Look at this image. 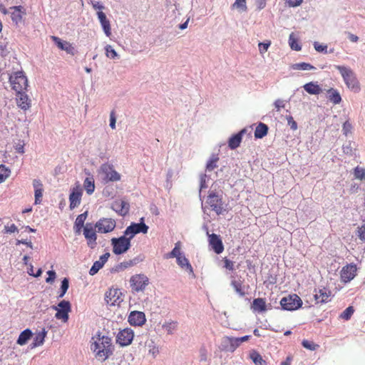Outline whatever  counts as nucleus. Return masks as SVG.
<instances>
[{
  "instance_id": "52",
  "label": "nucleus",
  "mask_w": 365,
  "mask_h": 365,
  "mask_svg": "<svg viewBox=\"0 0 365 365\" xmlns=\"http://www.w3.org/2000/svg\"><path fill=\"white\" fill-rule=\"evenodd\" d=\"M342 150L344 153L349 156H353L354 154L351 146V143L350 141L343 145Z\"/></svg>"
},
{
  "instance_id": "64",
  "label": "nucleus",
  "mask_w": 365,
  "mask_h": 365,
  "mask_svg": "<svg viewBox=\"0 0 365 365\" xmlns=\"http://www.w3.org/2000/svg\"><path fill=\"white\" fill-rule=\"evenodd\" d=\"M358 237L361 240L365 241V225H363L359 228Z\"/></svg>"
},
{
  "instance_id": "59",
  "label": "nucleus",
  "mask_w": 365,
  "mask_h": 365,
  "mask_svg": "<svg viewBox=\"0 0 365 365\" xmlns=\"http://www.w3.org/2000/svg\"><path fill=\"white\" fill-rule=\"evenodd\" d=\"M89 4H91L92 5L93 8L95 10L102 11L105 9V6H103V4L100 3L99 1L91 0Z\"/></svg>"
},
{
  "instance_id": "30",
  "label": "nucleus",
  "mask_w": 365,
  "mask_h": 365,
  "mask_svg": "<svg viewBox=\"0 0 365 365\" xmlns=\"http://www.w3.org/2000/svg\"><path fill=\"white\" fill-rule=\"evenodd\" d=\"M33 336V332L30 329H26L19 336L16 343L21 346L26 344Z\"/></svg>"
},
{
  "instance_id": "6",
  "label": "nucleus",
  "mask_w": 365,
  "mask_h": 365,
  "mask_svg": "<svg viewBox=\"0 0 365 365\" xmlns=\"http://www.w3.org/2000/svg\"><path fill=\"white\" fill-rule=\"evenodd\" d=\"M280 305L284 310L294 311L302 306V301L298 295L289 294L281 299Z\"/></svg>"
},
{
  "instance_id": "14",
  "label": "nucleus",
  "mask_w": 365,
  "mask_h": 365,
  "mask_svg": "<svg viewBox=\"0 0 365 365\" xmlns=\"http://www.w3.org/2000/svg\"><path fill=\"white\" fill-rule=\"evenodd\" d=\"M115 227V221L111 218H101L95 225V228L101 233L110 232Z\"/></svg>"
},
{
  "instance_id": "13",
  "label": "nucleus",
  "mask_w": 365,
  "mask_h": 365,
  "mask_svg": "<svg viewBox=\"0 0 365 365\" xmlns=\"http://www.w3.org/2000/svg\"><path fill=\"white\" fill-rule=\"evenodd\" d=\"M83 235L87 240L88 246L91 249L95 248L97 245V235L95 227L91 223H86L83 229Z\"/></svg>"
},
{
  "instance_id": "42",
  "label": "nucleus",
  "mask_w": 365,
  "mask_h": 365,
  "mask_svg": "<svg viewBox=\"0 0 365 365\" xmlns=\"http://www.w3.org/2000/svg\"><path fill=\"white\" fill-rule=\"evenodd\" d=\"M182 254L180 252V242H178L175 245V247L173 249V250L167 255V258H173V257H178Z\"/></svg>"
},
{
  "instance_id": "3",
  "label": "nucleus",
  "mask_w": 365,
  "mask_h": 365,
  "mask_svg": "<svg viewBox=\"0 0 365 365\" xmlns=\"http://www.w3.org/2000/svg\"><path fill=\"white\" fill-rule=\"evenodd\" d=\"M335 68L341 75L344 83L349 89L354 93H359L361 91L359 81L351 68L340 65L335 66Z\"/></svg>"
},
{
  "instance_id": "40",
  "label": "nucleus",
  "mask_w": 365,
  "mask_h": 365,
  "mask_svg": "<svg viewBox=\"0 0 365 365\" xmlns=\"http://www.w3.org/2000/svg\"><path fill=\"white\" fill-rule=\"evenodd\" d=\"M292 68L294 70L309 71L314 69L315 68L310 63L302 62L294 63L292 66Z\"/></svg>"
},
{
  "instance_id": "18",
  "label": "nucleus",
  "mask_w": 365,
  "mask_h": 365,
  "mask_svg": "<svg viewBox=\"0 0 365 365\" xmlns=\"http://www.w3.org/2000/svg\"><path fill=\"white\" fill-rule=\"evenodd\" d=\"M209 245L216 254H220L224 250L222 242L219 235L216 234L208 235Z\"/></svg>"
},
{
  "instance_id": "2",
  "label": "nucleus",
  "mask_w": 365,
  "mask_h": 365,
  "mask_svg": "<svg viewBox=\"0 0 365 365\" xmlns=\"http://www.w3.org/2000/svg\"><path fill=\"white\" fill-rule=\"evenodd\" d=\"M222 196V190H217L215 188V185H212L209 190L206 203L217 215H223L227 212V210L224 207Z\"/></svg>"
},
{
  "instance_id": "27",
  "label": "nucleus",
  "mask_w": 365,
  "mask_h": 365,
  "mask_svg": "<svg viewBox=\"0 0 365 365\" xmlns=\"http://www.w3.org/2000/svg\"><path fill=\"white\" fill-rule=\"evenodd\" d=\"M138 262V258H134L133 259H130L128 261H124L123 262H120V263L115 265L113 267H112L110 269V272L112 273L119 272L123 271L130 267H132V266L136 264Z\"/></svg>"
},
{
  "instance_id": "26",
  "label": "nucleus",
  "mask_w": 365,
  "mask_h": 365,
  "mask_svg": "<svg viewBox=\"0 0 365 365\" xmlns=\"http://www.w3.org/2000/svg\"><path fill=\"white\" fill-rule=\"evenodd\" d=\"M314 299L317 303H327L330 301V291L327 290L325 288L319 289L318 291L315 290Z\"/></svg>"
},
{
  "instance_id": "28",
  "label": "nucleus",
  "mask_w": 365,
  "mask_h": 365,
  "mask_svg": "<svg viewBox=\"0 0 365 365\" xmlns=\"http://www.w3.org/2000/svg\"><path fill=\"white\" fill-rule=\"evenodd\" d=\"M251 309L253 312H257L259 313L265 312L267 310L265 299L263 298L255 299L251 305Z\"/></svg>"
},
{
  "instance_id": "39",
  "label": "nucleus",
  "mask_w": 365,
  "mask_h": 365,
  "mask_svg": "<svg viewBox=\"0 0 365 365\" xmlns=\"http://www.w3.org/2000/svg\"><path fill=\"white\" fill-rule=\"evenodd\" d=\"M231 285L234 288L236 293L240 297H242L245 295V292L244 291V289L242 288V283L240 280H235V279L232 280Z\"/></svg>"
},
{
  "instance_id": "44",
  "label": "nucleus",
  "mask_w": 365,
  "mask_h": 365,
  "mask_svg": "<svg viewBox=\"0 0 365 365\" xmlns=\"http://www.w3.org/2000/svg\"><path fill=\"white\" fill-rule=\"evenodd\" d=\"M10 173V170L6 165H0V183L9 176Z\"/></svg>"
},
{
  "instance_id": "48",
  "label": "nucleus",
  "mask_w": 365,
  "mask_h": 365,
  "mask_svg": "<svg viewBox=\"0 0 365 365\" xmlns=\"http://www.w3.org/2000/svg\"><path fill=\"white\" fill-rule=\"evenodd\" d=\"M56 307H58V309L67 312H70L71 310V303L66 300H62Z\"/></svg>"
},
{
  "instance_id": "31",
  "label": "nucleus",
  "mask_w": 365,
  "mask_h": 365,
  "mask_svg": "<svg viewBox=\"0 0 365 365\" xmlns=\"http://www.w3.org/2000/svg\"><path fill=\"white\" fill-rule=\"evenodd\" d=\"M46 334L47 331H46L45 329H43L41 331L37 333L33 339L31 347L34 348L42 345L43 344Z\"/></svg>"
},
{
  "instance_id": "35",
  "label": "nucleus",
  "mask_w": 365,
  "mask_h": 365,
  "mask_svg": "<svg viewBox=\"0 0 365 365\" xmlns=\"http://www.w3.org/2000/svg\"><path fill=\"white\" fill-rule=\"evenodd\" d=\"M219 157L217 154H212L206 163V170L208 172L212 171L217 168V163Z\"/></svg>"
},
{
  "instance_id": "54",
  "label": "nucleus",
  "mask_w": 365,
  "mask_h": 365,
  "mask_svg": "<svg viewBox=\"0 0 365 365\" xmlns=\"http://www.w3.org/2000/svg\"><path fill=\"white\" fill-rule=\"evenodd\" d=\"M354 177L356 179L363 180L365 178V169L357 166L354 169Z\"/></svg>"
},
{
  "instance_id": "32",
  "label": "nucleus",
  "mask_w": 365,
  "mask_h": 365,
  "mask_svg": "<svg viewBox=\"0 0 365 365\" xmlns=\"http://www.w3.org/2000/svg\"><path fill=\"white\" fill-rule=\"evenodd\" d=\"M304 89L309 94L317 95L322 92V88L317 84V82H309L306 83L304 86Z\"/></svg>"
},
{
  "instance_id": "36",
  "label": "nucleus",
  "mask_w": 365,
  "mask_h": 365,
  "mask_svg": "<svg viewBox=\"0 0 365 365\" xmlns=\"http://www.w3.org/2000/svg\"><path fill=\"white\" fill-rule=\"evenodd\" d=\"M329 100L334 104H339L341 101V97L338 91L331 88L328 91Z\"/></svg>"
},
{
  "instance_id": "45",
  "label": "nucleus",
  "mask_w": 365,
  "mask_h": 365,
  "mask_svg": "<svg viewBox=\"0 0 365 365\" xmlns=\"http://www.w3.org/2000/svg\"><path fill=\"white\" fill-rule=\"evenodd\" d=\"M106 55L108 58L115 59L118 56L117 52L110 45H106L105 47Z\"/></svg>"
},
{
  "instance_id": "63",
  "label": "nucleus",
  "mask_w": 365,
  "mask_h": 365,
  "mask_svg": "<svg viewBox=\"0 0 365 365\" xmlns=\"http://www.w3.org/2000/svg\"><path fill=\"white\" fill-rule=\"evenodd\" d=\"M224 262H225L224 267L226 269H227L230 271H233L234 270V269H235L234 268V262L232 261H231L230 259H229L227 258H225Z\"/></svg>"
},
{
  "instance_id": "43",
  "label": "nucleus",
  "mask_w": 365,
  "mask_h": 365,
  "mask_svg": "<svg viewBox=\"0 0 365 365\" xmlns=\"http://www.w3.org/2000/svg\"><path fill=\"white\" fill-rule=\"evenodd\" d=\"M52 308L57 311V312L55 314V317L57 319H62L63 322L68 321V317H69V316H68L69 312L58 309V307L56 306H53Z\"/></svg>"
},
{
  "instance_id": "24",
  "label": "nucleus",
  "mask_w": 365,
  "mask_h": 365,
  "mask_svg": "<svg viewBox=\"0 0 365 365\" xmlns=\"http://www.w3.org/2000/svg\"><path fill=\"white\" fill-rule=\"evenodd\" d=\"M52 39L55 44L62 51H66L69 54H73L74 47L68 41H63L57 36H52Z\"/></svg>"
},
{
  "instance_id": "49",
  "label": "nucleus",
  "mask_w": 365,
  "mask_h": 365,
  "mask_svg": "<svg viewBox=\"0 0 365 365\" xmlns=\"http://www.w3.org/2000/svg\"><path fill=\"white\" fill-rule=\"evenodd\" d=\"M354 312L353 307L349 306L341 314L340 317L345 320H349Z\"/></svg>"
},
{
  "instance_id": "61",
  "label": "nucleus",
  "mask_w": 365,
  "mask_h": 365,
  "mask_svg": "<svg viewBox=\"0 0 365 365\" xmlns=\"http://www.w3.org/2000/svg\"><path fill=\"white\" fill-rule=\"evenodd\" d=\"M115 123H116L115 113L114 110H112L110 114V124H109L110 127L112 129L115 128Z\"/></svg>"
},
{
  "instance_id": "57",
  "label": "nucleus",
  "mask_w": 365,
  "mask_h": 365,
  "mask_svg": "<svg viewBox=\"0 0 365 365\" xmlns=\"http://www.w3.org/2000/svg\"><path fill=\"white\" fill-rule=\"evenodd\" d=\"M270 44H271L270 41L259 43L258 47H259V52L261 53H265L268 50Z\"/></svg>"
},
{
  "instance_id": "9",
  "label": "nucleus",
  "mask_w": 365,
  "mask_h": 365,
  "mask_svg": "<svg viewBox=\"0 0 365 365\" xmlns=\"http://www.w3.org/2000/svg\"><path fill=\"white\" fill-rule=\"evenodd\" d=\"M148 229V226L144 222V217H141L140 222H131V224L124 230L123 234L132 240L134 236L138 233L146 234Z\"/></svg>"
},
{
  "instance_id": "58",
  "label": "nucleus",
  "mask_w": 365,
  "mask_h": 365,
  "mask_svg": "<svg viewBox=\"0 0 365 365\" xmlns=\"http://www.w3.org/2000/svg\"><path fill=\"white\" fill-rule=\"evenodd\" d=\"M48 277L46 279V282L53 283L56 277V273L54 270H48L47 272Z\"/></svg>"
},
{
  "instance_id": "10",
  "label": "nucleus",
  "mask_w": 365,
  "mask_h": 365,
  "mask_svg": "<svg viewBox=\"0 0 365 365\" xmlns=\"http://www.w3.org/2000/svg\"><path fill=\"white\" fill-rule=\"evenodd\" d=\"M120 289H110L105 294V301L110 306H119L123 301Z\"/></svg>"
},
{
  "instance_id": "19",
  "label": "nucleus",
  "mask_w": 365,
  "mask_h": 365,
  "mask_svg": "<svg viewBox=\"0 0 365 365\" xmlns=\"http://www.w3.org/2000/svg\"><path fill=\"white\" fill-rule=\"evenodd\" d=\"M110 257V253L106 252L100 257V259L93 262L92 267L89 270V274L91 276L95 275L104 266Z\"/></svg>"
},
{
  "instance_id": "41",
  "label": "nucleus",
  "mask_w": 365,
  "mask_h": 365,
  "mask_svg": "<svg viewBox=\"0 0 365 365\" xmlns=\"http://www.w3.org/2000/svg\"><path fill=\"white\" fill-rule=\"evenodd\" d=\"M69 287V281L68 278H63L61 281L59 294L58 298H62L66 293Z\"/></svg>"
},
{
  "instance_id": "22",
  "label": "nucleus",
  "mask_w": 365,
  "mask_h": 365,
  "mask_svg": "<svg viewBox=\"0 0 365 365\" xmlns=\"http://www.w3.org/2000/svg\"><path fill=\"white\" fill-rule=\"evenodd\" d=\"M82 196V190L81 189L76 187L73 188L71 192L69 195V201H70V209L73 210L76 207L81 203Z\"/></svg>"
},
{
  "instance_id": "34",
  "label": "nucleus",
  "mask_w": 365,
  "mask_h": 365,
  "mask_svg": "<svg viewBox=\"0 0 365 365\" xmlns=\"http://www.w3.org/2000/svg\"><path fill=\"white\" fill-rule=\"evenodd\" d=\"M268 129L269 128L266 124L259 123L255 130V138L259 139L264 138L267 135Z\"/></svg>"
},
{
  "instance_id": "25",
  "label": "nucleus",
  "mask_w": 365,
  "mask_h": 365,
  "mask_svg": "<svg viewBox=\"0 0 365 365\" xmlns=\"http://www.w3.org/2000/svg\"><path fill=\"white\" fill-rule=\"evenodd\" d=\"M33 187L34 188V197H35V201L34 204L38 205L40 204L41 202V198L43 196V184L38 179H34L33 180Z\"/></svg>"
},
{
  "instance_id": "12",
  "label": "nucleus",
  "mask_w": 365,
  "mask_h": 365,
  "mask_svg": "<svg viewBox=\"0 0 365 365\" xmlns=\"http://www.w3.org/2000/svg\"><path fill=\"white\" fill-rule=\"evenodd\" d=\"M101 172L105 175L106 182H116L120 180V175L114 170L113 165L104 163L101 166Z\"/></svg>"
},
{
  "instance_id": "51",
  "label": "nucleus",
  "mask_w": 365,
  "mask_h": 365,
  "mask_svg": "<svg viewBox=\"0 0 365 365\" xmlns=\"http://www.w3.org/2000/svg\"><path fill=\"white\" fill-rule=\"evenodd\" d=\"M302 345L305 349L311 350V351L316 350L317 348L319 346V345L314 344V342L308 341V340H306V339L302 341Z\"/></svg>"
},
{
  "instance_id": "29",
  "label": "nucleus",
  "mask_w": 365,
  "mask_h": 365,
  "mask_svg": "<svg viewBox=\"0 0 365 365\" xmlns=\"http://www.w3.org/2000/svg\"><path fill=\"white\" fill-rule=\"evenodd\" d=\"M178 264L182 269H185L189 273L193 274V269L187 258L182 254L176 258Z\"/></svg>"
},
{
  "instance_id": "7",
  "label": "nucleus",
  "mask_w": 365,
  "mask_h": 365,
  "mask_svg": "<svg viewBox=\"0 0 365 365\" xmlns=\"http://www.w3.org/2000/svg\"><path fill=\"white\" fill-rule=\"evenodd\" d=\"M149 284V279L143 274L133 275L130 279V285L133 292H143Z\"/></svg>"
},
{
  "instance_id": "55",
  "label": "nucleus",
  "mask_w": 365,
  "mask_h": 365,
  "mask_svg": "<svg viewBox=\"0 0 365 365\" xmlns=\"http://www.w3.org/2000/svg\"><path fill=\"white\" fill-rule=\"evenodd\" d=\"M286 119L287 120V125L289 126L290 129L292 130H297L298 125L297 122L294 120L293 117L290 115H286Z\"/></svg>"
},
{
  "instance_id": "21",
  "label": "nucleus",
  "mask_w": 365,
  "mask_h": 365,
  "mask_svg": "<svg viewBox=\"0 0 365 365\" xmlns=\"http://www.w3.org/2000/svg\"><path fill=\"white\" fill-rule=\"evenodd\" d=\"M16 103L19 107L21 109L26 110L31 106V101L29 98L27 94L25 93L24 91L16 92Z\"/></svg>"
},
{
  "instance_id": "60",
  "label": "nucleus",
  "mask_w": 365,
  "mask_h": 365,
  "mask_svg": "<svg viewBox=\"0 0 365 365\" xmlns=\"http://www.w3.org/2000/svg\"><path fill=\"white\" fill-rule=\"evenodd\" d=\"M7 43H4L0 42V54L1 56H5L9 53Z\"/></svg>"
},
{
  "instance_id": "17",
  "label": "nucleus",
  "mask_w": 365,
  "mask_h": 365,
  "mask_svg": "<svg viewBox=\"0 0 365 365\" xmlns=\"http://www.w3.org/2000/svg\"><path fill=\"white\" fill-rule=\"evenodd\" d=\"M11 11V19L13 23L18 26L22 21L23 16L26 14V10L22 6H14L9 8Z\"/></svg>"
},
{
  "instance_id": "23",
  "label": "nucleus",
  "mask_w": 365,
  "mask_h": 365,
  "mask_svg": "<svg viewBox=\"0 0 365 365\" xmlns=\"http://www.w3.org/2000/svg\"><path fill=\"white\" fill-rule=\"evenodd\" d=\"M130 205L125 200L115 201L112 205V209L119 215L125 216L129 212Z\"/></svg>"
},
{
  "instance_id": "46",
  "label": "nucleus",
  "mask_w": 365,
  "mask_h": 365,
  "mask_svg": "<svg viewBox=\"0 0 365 365\" xmlns=\"http://www.w3.org/2000/svg\"><path fill=\"white\" fill-rule=\"evenodd\" d=\"M177 326H178L177 322L172 321V322H165L163 325V327L167 331L168 334H173V331L175 329H176Z\"/></svg>"
},
{
  "instance_id": "56",
  "label": "nucleus",
  "mask_w": 365,
  "mask_h": 365,
  "mask_svg": "<svg viewBox=\"0 0 365 365\" xmlns=\"http://www.w3.org/2000/svg\"><path fill=\"white\" fill-rule=\"evenodd\" d=\"M314 49L321 53H327V46L325 44H320L317 41L314 42Z\"/></svg>"
},
{
  "instance_id": "1",
  "label": "nucleus",
  "mask_w": 365,
  "mask_h": 365,
  "mask_svg": "<svg viewBox=\"0 0 365 365\" xmlns=\"http://www.w3.org/2000/svg\"><path fill=\"white\" fill-rule=\"evenodd\" d=\"M111 341L109 336H101L98 334L96 340L91 345V349L95 353L96 358L105 361L113 354V349Z\"/></svg>"
},
{
  "instance_id": "11",
  "label": "nucleus",
  "mask_w": 365,
  "mask_h": 365,
  "mask_svg": "<svg viewBox=\"0 0 365 365\" xmlns=\"http://www.w3.org/2000/svg\"><path fill=\"white\" fill-rule=\"evenodd\" d=\"M134 338V332L130 328H125L120 330L116 336V343L120 346L130 345Z\"/></svg>"
},
{
  "instance_id": "53",
  "label": "nucleus",
  "mask_w": 365,
  "mask_h": 365,
  "mask_svg": "<svg viewBox=\"0 0 365 365\" xmlns=\"http://www.w3.org/2000/svg\"><path fill=\"white\" fill-rule=\"evenodd\" d=\"M101 27L106 36L109 37L111 35L110 24L109 20L101 23Z\"/></svg>"
},
{
  "instance_id": "47",
  "label": "nucleus",
  "mask_w": 365,
  "mask_h": 365,
  "mask_svg": "<svg viewBox=\"0 0 365 365\" xmlns=\"http://www.w3.org/2000/svg\"><path fill=\"white\" fill-rule=\"evenodd\" d=\"M232 9H237L242 11H247L246 0H235V3L232 5Z\"/></svg>"
},
{
  "instance_id": "20",
  "label": "nucleus",
  "mask_w": 365,
  "mask_h": 365,
  "mask_svg": "<svg viewBox=\"0 0 365 365\" xmlns=\"http://www.w3.org/2000/svg\"><path fill=\"white\" fill-rule=\"evenodd\" d=\"M247 132L246 128L242 129L237 133L232 135L228 140V147L231 150H235L237 148L242 142V136Z\"/></svg>"
},
{
  "instance_id": "8",
  "label": "nucleus",
  "mask_w": 365,
  "mask_h": 365,
  "mask_svg": "<svg viewBox=\"0 0 365 365\" xmlns=\"http://www.w3.org/2000/svg\"><path fill=\"white\" fill-rule=\"evenodd\" d=\"M250 337V335H246L242 337L226 336L222 342V349L233 352L241 343L248 341Z\"/></svg>"
},
{
  "instance_id": "38",
  "label": "nucleus",
  "mask_w": 365,
  "mask_h": 365,
  "mask_svg": "<svg viewBox=\"0 0 365 365\" xmlns=\"http://www.w3.org/2000/svg\"><path fill=\"white\" fill-rule=\"evenodd\" d=\"M289 45L294 51H299L302 49V46L300 45L298 39L295 37L294 33L290 34L289 36Z\"/></svg>"
},
{
  "instance_id": "4",
  "label": "nucleus",
  "mask_w": 365,
  "mask_h": 365,
  "mask_svg": "<svg viewBox=\"0 0 365 365\" xmlns=\"http://www.w3.org/2000/svg\"><path fill=\"white\" fill-rule=\"evenodd\" d=\"M130 241L131 239L125 234L119 237L112 238L110 242L113 252L116 255L125 253L131 247Z\"/></svg>"
},
{
  "instance_id": "15",
  "label": "nucleus",
  "mask_w": 365,
  "mask_h": 365,
  "mask_svg": "<svg viewBox=\"0 0 365 365\" xmlns=\"http://www.w3.org/2000/svg\"><path fill=\"white\" fill-rule=\"evenodd\" d=\"M356 273V266L354 264H349L341 269L340 272L341 279L343 282H349L354 278Z\"/></svg>"
},
{
  "instance_id": "33",
  "label": "nucleus",
  "mask_w": 365,
  "mask_h": 365,
  "mask_svg": "<svg viewBox=\"0 0 365 365\" xmlns=\"http://www.w3.org/2000/svg\"><path fill=\"white\" fill-rule=\"evenodd\" d=\"M89 176L87 177L83 182V187L88 195L93 193L95 190V181L93 175L88 173Z\"/></svg>"
},
{
  "instance_id": "16",
  "label": "nucleus",
  "mask_w": 365,
  "mask_h": 365,
  "mask_svg": "<svg viewBox=\"0 0 365 365\" xmlns=\"http://www.w3.org/2000/svg\"><path fill=\"white\" fill-rule=\"evenodd\" d=\"M146 322L145 314L143 312L133 311L128 316V322L132 326L140 327Z\"/></svg>"
},
{
  "instance_id": "50",
  "label": "nucleus",
  "mask_w": 365,
  "mask_h": 365,
  "mask_svg": "<svg viewBox=\"0 0 365 365\" xmlns=\"http://www.w3.org/2000/svg\"><path fill=\"white\" fill-rule=\"evenodd\" d=\"M87 216H88V211H86L83 213L78 215L74 224H76V225H78L79 227H85L84 222L87 218Z\"/></svg>"
},
{
  "instance_id": "62",
  "label": "nucleus",
  "mask_w": 365,
  "mask_h": 365,
  "mask_svg": "<svg viewBox=\"0 0 365 365\" xmlns=\"http://www.w3.org/2000/svg\"><path fill=\"white\" fill-rule=\"evenodd\" d=\"M274 107L277 108V111H279L281 108L285 107L284 101L282 99H277L274 103Z\"/></svg>"
},
{
  "instance_id": "37",
  "label": "nucleus",
  "mask_w": 365,
  "mask_h": 365,
  "mask_svg": "<svg viewBox=\"0 0 365 365\" xmlns=\"http://www.w3.org/2000/svg\"><path fill=\"white\" fill-rule=\"evenodd\" d=\"M250 358L255 365H266V361L262 359V356L255 350L250 352Z\"/></svg>"
},
{
  "instance_id": "5",
  "label": "nucleus",
  "mask_w": 365,
  "mask_h": 365,
  "mask_svg": "<svg viewBox=\"0 0 365 365\" xmlns=\"http://www.w3.org/2000/svg\"><path fill=\"white\" fill-rule=\"evenodd\" d=\"M9 82L11 88L16 92L26 90L28 87V80L22 71L14 72L9 76Z\"/></svg>"
}]
</instances>
